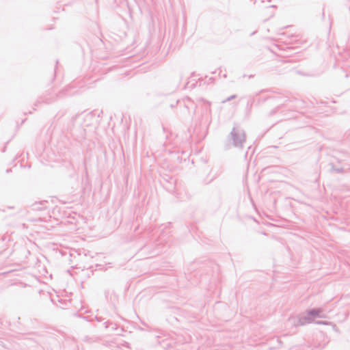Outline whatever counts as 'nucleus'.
<instances>
[{
    "label": "nucleus",
    "instance_id": "16",
    "mask_svg": "<svg viewBox=\"0 0 350 350\" xmlns=\"http://www.w3.org/2000/svg\"><path fill=\"white\" fill-rule=\"evenodd\" d=\"M275 112H276V109H273V110H272V111L270 112L269 116H273Z\"/></svg>",
    "mask_w": 350,
    "mask_h": 350
},
{
    "label": "nucleus",
    "instance_id": "10",
    "mask_svg": "<svg viewBox=\"0 0 350 350\" xmlns=\"http://www.w3.org/2000/svg\"><path fill=\"white\" fill-rule=\"evenodd\" d=\"M236 97H237V96H236L235 94L232 95V96H230L228 97L226 99H225V100L223 101V103H226V102L230 101V100H232V99L235 98Z\"/></svg>",
    "mask_w": 350,
    "mask_h": 350
},
{
    "label": "nucleus",
    "instance_id": "4",
    "mask_svg": "<svg viewBox=\"0 0 350 350\" xmlns=\"http://www.w3.org/2000/svg\"><path fill=\"white\" fill-rule=\"evenodd\" d=\"M308 314L312 320L315 318H324L325 315L323 314V310L321 308H314L307 310L306 312Z\"/></svg>",
    "mask_w": 350,
    "mask_h": 350
},
{
    "label": "nucleus",
    "instance_id": "15",
    "mask_svg": "<svg viewBox=\"0 0 350 350\" xmlns=\"http://www.w3.org/2000/svg\"><path fill=\"white\" fill-rule=\"evenodd\" d=\"M267 99H268V98H263V99L262 100V102H265V101H266ZM260 102H261L260 98H258V104H260Z\"/></svg>",
    "mask_w": 350,
    "mask_h": 350
},
{
    "label": "nucleus",
    "instance_id": "22",
    "mask_svg": "<svg viewBox=\"0 0 350 350\" xmlns=\"http://www.w3.org/2000/svg\"><path fill=\"white\" fill-rule=\"evenodd\" d=\"M297 103H300L301 101L300 100H295Z\"/></svg>",
    "mask_w": 350,
    "mask_h": 350
},
{
    "label": "nucleus",
    "instance_id": "19",
    "mask_svg": "<svg viewBox=\"0 0 350 350\" xmlns=\"http://www.w3.org/2000/svg\"><path fill=\"white\" fill-rule=\"evenodd\" d=\"M186 100H188V101H189V100H190V98H189V97H187V98H186Z\"/></svg>",
    "mask_w": 350,
    "mask_h": 350
},
{
    "label": "nucleus",
    "instance_id": "12",
    "mask_svg": "<svg viewBox=\"0 0 350 350\" xmlns=\"http://www.w3.org/2000/svg\"><path fill=\"white\" fill-rule=\"evenodd\" d=\"M317 324H323V325H327L329 323L327 321H317Z\"/></svg>",
    "mask_w": 350,
    "mask_h": 350
},
{
    "label": "nucleus",
    "instance_id": "3",
    "mask_svg": "<svg viewBox=\"0 0 350 350\" xmlns=\"http://www.w3.org/2000/svg\"><path fill=\"white\" fill-rule=\"evenodd\" d=\"M313 321L311 317L306 313V314L303 315L297 318V319H293V325L297 326H303L309 323H311Z\"/></svg>",
    "mask_w": 350,
    "mask_h": 350
},
{
    "label": "nucleus",
    "instance_id": "21",
    "mask_svg": "<svg viewBox=\"0 0 350 350\" xmlns=\"http://www.w3.org/2000/svg\"><path fill=\"white\" fill-rule=\"evenodd\" d=\"M268 7L269 8H271V7L274 8L275 6L274 5H270V6H268Z\"/></svg>",
    "mask_w": 350,
    "mask_h": 350
},
{
    "label": "nucleus",
    "instance_id": "14",
    "mask_svg": "<svg viewBox=\"0 0 350 350\" xmlns=\"http://www.w3.org/2000/svg\"><path fill=\"white\" fill-rule=\"evenodd\" d=\"M64 94H65L64 92L61 91V92H59V93L58 94L56 95V97H61V96H62V95H64Z\"/></svg>",
    "mask_w": 350,
    "mask_h": 350
},
{
    "label": "nucleus",
    "instance_id": "25",
    "mask_svg": "<svg viewBox=\"0 0 350 350\" xmlns=\"http://www.w3.org/2000/svg\"><path fill=\"white\" fill-rule=\"evenodd\" d=\"M262 2H264V0H262Z\"/></svg>",
    "mask_w": 350,
    "mask_h": 350
},
{
    "label": "nucleus",
    "instance_id": "1",
    "mask_svg": "<svg viewBox=\"0 0 350 350\" xmlns=\"http://www.w3.org/2000/svg\"><path fill=\"white\" fill-rule=\"evenodd\" d=\"M92 118L93 116L89 113L76 115L72 119V127L70 129L71 134L78 140L85 139L86 137V130L85 127L91 124Z\"/></svg>",
    "mask_w": 350,
    "mask_h": 350
},
{
    "label": "nucleus",
    "instance_id": "24",
    "mask_svg": "<svg viewBox=\"0 0 350 350\" xmlns=\"http://www.w3.org/2000/svg\"><path fill=\"white\" fill-rule=\"evenodd\" d=\"M249 77L252 78V77H253V75H250Z\"/></svg>",
    "mask_w": 350,
    "mask_h": 350
},
{
    "label": "nucleus",
    "instance_id": "5",
    "mask_svg": "<svg viewBox=\"0 0 350 350\" xmlns=\"http://www.w3.org/2000/svg\"><path fill=\"white\" fill-rule=\"evenodd\" d=\"M55 100H56V98H54V97L46 98L45 96H40L35 103L34 106L36 107L38 103L50 104V103L54 102Z\"/></svg>",
    "mask_w": 350,
    "mask_h": 350
},
{
    "label": "nucleus",
    "instance_id": "7",
    "mask_svg": "<svg viewBox=\"0 0 350 350\" xmlns=\"http://www.w3.org/2000/svg\"><path fill=\"white\" fill-rule=\"evenodd\" d=\"M256 102L255 98H250L247 102V109H251Z\"/></svg>",
    "mask_w": 350,
    "mask_h": 350
},
{
    "label": "nucleus",
    "instance_id": "9",
    "mask_svg": "<svg viewBox=\"0 0 350 350\" xmlns=\"http://www.w3.org/2000/svg\"><path fill=\"white\" fill-rule=\"evenodd\" d=\"M297 37L296 36H291V38H290V40L287 42L288 44H293L294 42H295L297 41Z\"/></svg>",
    "mask_w": 350,
    "mask_h": 350
},
{
    "label": "nucleus",
    "instance_id": "2",
    "mask_svg": "<svg viewBox=\"0 0 350 350\" xmlns=\"http://www.w3.org/2000/svg\"><path fill=\"white\" fill-rule=\"evenodd\" d=\"M228 142L234 148L243 149L246 142L245 131L239 126H234L227 137Z\"/></svg>",
    "mask_w": 350,
    "mask_h": 350
},
{
    "label": "nucleus",
    "instance_id": "6",
    "mask_svg": "<svg viewBox=\"0 0 350 350\" xmlns=\"http://www.w3.org/2000/svg\"><path fill=\"white\" fill-rule=\"evenodd\" d=\"M331 168L330 171L332 172H336L337 174H340L344 172V169L342 167H336L333 163L329 164Z\"/></svg>",
    "mask_w": 350,
    "mask_h": 350
},
{
    "label": "nucleus",
    "instance_id": "13",
    "mask_svg": "<svg viewBox=\"0 0 350 350\" xmlns=\"http://www.w3.org/2000/svg\"><path fill=\"white\" fill-rule=\"evenodd\" d=\"M180 103V101L179 100H177L176 101V103H175V104H171V105H170V107H171L172 108H173V107H174L176 105H178V103Z\"/></svg>",
    "mask_w": 350,
    "mask_h": 350
},
{
    "label": "nucleus",
    "instance_id": "20",
    "mask_svg": "<svg viewBox=\"0 0 350 350\" xmlns=\"http://www.w3.org/2000/svg\"><path fill=\"white\" fill-rule=\"evenodd\" d=\"M255 33H256V32H255V31H254L253 33H251V36H252V35L255 34Z\"/></svg>",
    "mask_w": 350,
    "mask_h": 350
},
{
    "label": "nucleus",
    "instance_id": "18",
    "mask_svg": "<svg viewBox=\"0 0 350 350\" xmlns=\"http://www.w3.org/2000/svg\"><path fill=\"white\" fill-rule=\"evenodd\" d=\"M345 77H346L347 79H350V75H346Z\"/></svg>",
    "mask_w": 350,
    "mask_h": 350
},
{
    "label": "nucleus",
    "instance_id": "17",
    "mask_svg": "<svg viewBox=\"0 0 350 350\" xmlns=\"http://www.w3.org/2000/svg\"><path fill=\"white\" fill-rule=\"evenodd\" d=\"M104 324H105V328H108V327H109V321L105 322Z\"/></svg>",
    "mask_w": 350,
    "mask_h": 350
},
{
    "label": "nucleus",
    "instance_id": "23",
    "mask_svg": "<svg viewBox=\"0 0 350 350\" xmlns=\"http://www.w3.org/2000/svg\"><path fill=\"white\" fill-rule=\"evenodd\" d=\"M97 321H100V319L96 317Z\"/></svg>",
    "mask_w": 350,
    "mask_h": 350
},
{
    "label": "nucleus",
    "instance_id": "8",
    "mask_svg": "<svg viewBox=\"0 0 350 350\" xmlns=\"http://www.w3.org/2000/svg\"><path fill=\"white\" fill-rule=\"evenodd\" d=\"M70 346L72 350H79L78 345L77 344V342L75 340H72L70 342Z\"/></svg>",
    "mask_w": 350,
    "mask_h": 350
},
{
    "label": "nucleus",
    "instance_id": "11",
    "mask_svg": "<svg viewBox=\"0 0 350 350\" xmlns=\"http://www.w3.org/2000/svg\"><path fill=\"white\" fill-rule=\"evenodd\" d=\"M2 254H5V255H7V254H11V250H9L8 248L4 250L2 252H1Z\"/></svg>",
    "mask_w": 350,
    "mask_h": 350
}]
</instances>
